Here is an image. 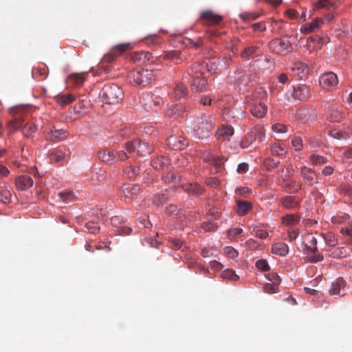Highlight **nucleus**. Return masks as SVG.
Returning a JSON list of instances; mask_svg holds the SVG:
<instances>
[{"label": "nucleus", "instance_id": "obj_60", "mask_svg": "<svg viewBox=\"0 0 352 352\" xmlns=\"http://www.w3.org/2000/svg\"><path fill=\"white\" fill-rule=\"evenodd\" d=\"M243 232L240 228H231L228 230V234L230 239H234Z\"/></svg>", "mask_w": 352, "mask_h": 352}, {"label": "nucleus", "instance_id": "obj_55", "mask_svg": "<svg viewBox=\"0 0 352 352\" xmlns=\"http://www.w3.org/2000/svg\"><path fill=\"white\" fill-rule=\"evenodd\" d=\"M324 239L325 242L330 246H335L337 245V240L335 239L332 233H327L324 234Z\"/></svg>", "mask_w": 352, "mask_h": 352}, {"label": "nucleus", "instance_id": "obj_44", "mask_svg": "<svg viewBox=\"0 0 352 352\" xmlns=\"http://www.w3.org/2000/svg\"><path fill=\"white\" fill-rule=\"evenodd\" d=\"M287 183L285 184V188L287 190H294V192H297L301 188V184L299 182H297L296 180H288L286 182Z\"/></svg>", "mask_w": 352, "mask_h": 352}, {"label": "nucleus", "instance_id": "obj_51", "mask_svg": "<svg viewBox=\"0 0 352 352\" xmlns=\"http://www.w3.org/2000/svg\"><path fill=\"white\" fill-rule=\"evenodd\" d=\"M11 192L10 190L4 189L0 191V201L4 204L10 203L11 200Z\"/></svg>", "mask_w": 352, "mask_h": 352}, {"label": "nucleus", "instance_id": "obj_30", "mask_svg": "<svg viewBox=\"0 0 352 352\" xmlns=\"http://www.w3.org/2000/svg\"><path fill=\"white\" fill-rule=\"evenodd\" d=\"M300 219V217L299 215L289 214L281 218V223L285 226H294L299 223Z\"/></svg>", "mask_w": 352, "mask_h": 352}, {"label": "nucleus", "instance_id": "obj_16", "mask_svg": "<svg viewBox=\"0 0 352 352\" xmlns=\"http://www.w3.org/2000/svg\"><path fill=\"white\" fill-rule=\"evenodd\" d=\"M34 181L31 177L25 175L18 176L15 179V185L17 190H26L33 186Z\"/></svg>", "mask_w": 352, "mask_h": 352}, {"label": "nucleus", "instance_id": "obj_57", "mask_svg": "<svg viewBox=\"0 0 352 352\" xmlns=\"http://www.w3.org/2000/svg\"><path fill=\"white\" fill-rule=\"evenodd\" d=\"M225 254L230 258H234L238 256V252L232 247H226L224 249Z\"/></svg>", "mask_w": 352, "mask_h": 352}, {"label": "nucleus", "instance_id": "obj_27", "mask_svg": "<svg viewBox=\"0 0 352 352\" xmlns=\"http://www.w3.org/2000/svg\"><path fill=\"white\" fill-rule=\"evenodd\" d=\"M87 76L86 72L72 74L68 77V82L75 86H80L85 80Z\"/></svg>", "mask_w": 352, "mask_h": 352}, {"label": "nucleus", "instance_id": "obj_32", "mask_svg": "<svg viewBox=\"0 0 352 352\" xmlns=\"http://www.w3.org/2000/svg\"><path fill=\"white\" fill-rule=\"evenodd\" d=\"M164 58L171 60L175 64H179L182 63L181 52L179 50H174L165 52Z\"/></svg>", "mask_w": 352, "mask_h": 352}, {"label": "nucleus", "instance_id": "obj_43", "mask_svg": "<svg viewBox=\"0 0 352 352\" xmlns=\"http://www.w3.org/2000/svg\"><path fill=\"white\" fill-rule=\"evenodd\" d=\"M36 130V126L34 124L31 122H26L22 128V132L24 135L28 137L34 133Z\"/></svg>", "mask_w": 352, "mask_h": 352}, {"label": "nucleus", "instance_id": "obj_52", "mask_svg": "<svg viewBox=\"0 0 352 352\" xmlns=\"http://www.w3.org/2000/svg\"><path fill=\"white\" fill-rule=\"evenodd\" d=\"M258 50V47L256 46H250L245 47L243 51L241 52V56L243 58H248L250 56L254 54Z\"/></svg>", "mask_w": 352, "mask_h": 352}, {"label": "nucleus", "instance_id": "obj_14", "mask_svg": "<svg viewBox=\"0 0 352 352\" xmlns=\"http://www.w3.org/2000/svg\"><path fill=\"white\" fill-rule=\"evenodd\" d=\"M300 175L305 182L308 185L312 186L318 183V175L311 168L305 166L300 168Z\"/></svg>", "mask_w": 352, "mask_h": 352}, {"label": "nucleus", "instance_id": "obj_7", "mask_svg": "<svg viewBox=\"0 0 352 352\" xmlns=\"http://www.w3.org/2000/svg\"><path fill=\"white\" fill-rule=\"evenodd\" d=\"M223 17L211 10H205L200 12L198 21L204 25H214L220 23Z\"/></svg>", "mask_w": 352, "mask_h": 352}, {"label": "nucleus", "instance_id": "obj_63", "mask_svg": "<svg viewBox=\"0 0 352 352\" xmlns=\"http://www.w3.org/2000/svg\"><path fill=\"white\" fill-rule=\"evenodd\" d=\"M188 164L187 158L184 156H181L177 159V162L175 164L177 168H184Z\"/></svg>", "mask_w": 352, "mask_h": 352}, {"label": "nucleus", "instance_id": "obj_56", "mask_svg": "<svg viewBox=\"0 0 352 352\" xmlns=\"http://www.w3.org/2000/svg\"><path fill=\"white\" fill-rule=\"evenodd\" d=\"M152 57V54L148 52H141L135 55L136 59L143 60L144 62L149 61Z\"/></svg>", "mask_w": 352, "mask_h": 352}, {"label": "nucleus", "instance_id": "obj_6", "mask_svg": "<svg viewBox=\"0 0 352 352\" xmlns=\"http://www.w3.org/2000/svg\"><path fill=\"white\" fill-rule=\"evenodd\" d=\"M270 48L277 54L287 55L292 52L293 47L288 39L276 38L271 41Z\"/></svg>", "mask_w": 352, "mask_h": 352}, {"label": "nucleus", "instance_id": "obj_29", "mask_svg": "<svg viewBox=\"0 0 352 352\" xmlns=\"http://www.w3.org/2000/svg\"><path fill=\"white\" fill-rule=\"evenodd\" d=\"M288 251V245L283 242L276 243L272 247V253L281 256H285Z\"/></svg>", "mask_w": 352, "mask_h": 352}, {"label": "nucleus", "instance_id": "obj_42", "mask_svg": "<svg viewBox=\"0 0 352 352\" xmlns=\"http://www.w3.org/2000/svg\"><path fill=\"white\" fill-rule=\"evenodd\" d=\"M48 72L45 67H37L32 70V76L38 80H43L47 76Z\"/></svg>", "mask_w": 352, "mask_h": 352}, {"label": "nucleus", "instance_id": "obj_38", "mask_svg": "<svg viewBox=\"0 0 352 352\" xmlns=\"http://www.w3.org/2000/svg\"><path fill=\"white\" fill-rule=\"evenodd\" d=\"M24 122V118H21V116H16L13 120L9 122L8 126L10 130L14 131L21 127L23 128Z\"/></svg>", "mask_w": 352, "mask_h": 352}, {"label": "nucleus", "instance_id": "obj_23", "mask_svg": "<svg viewBox=\"0 0 352 352\" xmlns=\"http://www.w3.org/2000/svg\"><path fill=\"white\" fill-rule=\"evenodd\" d=\"M188 93L187 87L182 82H177L173 88V96L175 99L179 100L185 98Z\"/></svg>", "mask_w": 352, "mask_h": 352}, {"label": "nucleus", "instance_id": "obj_53", "mask_svg": "<svg viewBox=\"0 0 352 352\" xmlns=\"http://www.w3.org/2000/svg\"><path fill=\"white\" fill-rule=\"evenodd\" d=\"M292 144L296 151H301L303 147L302 138L299 136H294L292 140Z\"/></svg>", "mask_w": 352, "mask_h": 352}, {"label": "nucleus", "instance_id": "obj_37", "mask_svg": "<svg viewBox=\"0 0 352 352\" xmlns=\"http://www.w3.org/2000/svg\"><path fill=\"white\" fill-rule=\"evenodd\" d=\"M75 98V96L72 94H67L57 96L56 101L60 105L65 106L72 103L73 101H74Z\"/></svg>", "mask_w": 352, "mask_h": 352}, {"label": "nucleus", "instance_id": "obj_26", "mask_svg": "<svg viewBox=\"0 0 352 352\" xmlns=\"http://www.w3.org/2000/svg\"><path fill=\"white\" fill-rule=\"evenodd\" d=\"M184 113L185 109L182 104L170 105L166 111V115L172 118L183 116Z\"/></svg>", "mask_w": 352, "mask_h": 352}, {"label": "nucleus", "instance_id": "obj_9", "mask_svg": "<svg viewBox=\"0 0 352 352\" xmlns=\"http://www.w3.org/2000/svg\"><path fill=\"white\" fill-rule=\"evenodd\" d=\"M333 16L329 14L324 16L323 18H316L310 23L302 25L300 28V32L302 34H309L320 27V24L328 23L333 20Z\"/></svg>", "mask_w": 352, "mask_h": 352}, {"label": "nucleus", "instance_id": "obj_10", "mask_svg": "<svg viewBox=\"0 0 352 352\" xmlns=\"http://www.w3.org/2000/svg\"><path fill=\"white\" fill-rule=\"evenodd\" d=\"M337 75L331 72H326L322 74L319 78V84L323 89H329L336 86L338 84Z\"/></svg>", "mask_w": 352, "mask_h": 352}, {"label": "nucleus", "instance_id": "obj_22", "mask_svg": "<svg viewBox=\"0 0 352 352\" xmlns=\"http://www.w3.org/2000/svg\"><path fill=\"white\" fill-rule=\"evenodd\" d=\"M98 157L102 162L113 164L116 158V153L110 149H103L98 152Z\"/></svg>", "mask_w": 352, "mask_h": 352}, {"label": "nucleus", "instance_id": "obj_64", "mask_svg": "<svg viewBox=\"0 0 352 352\" xmlns=\"http://www.w3.org/2000/svg\"><path fill=\"white\" fill-rule=\"evenodd\" d=\"M166 212L168 215H176L179 212V209L176 205L171 204L167 207Z\"/></svg>", "mask_w": 352, "mask_h": 352}, {"label": "nucleus", "instance_id": "obj_39", "mask_svg": "<svg viewBox=\"0 0 352 352\" xmlns=\"http://www.w3.org/2000/svg\"><path fill=\"white\" fill-rule=\"evenodd\" d=\"M140 168L134 166H129L124 170V175L129 179H134L140 174Z\"/></svg>", "mask_w": 352, "mask_h": 352}, {"label": "nucleus", "instance_id": "obj_48", "mask_svg": "<svg viewBox=\"0 0 352 352\" xmlns=\"http://www.w3.org/2000/svg\"><path fill=\"white\" fill-rule=\"evenodd\" d=\"M278 285L277 284H272V283H266L263 287V292L267 294H275L278 292Z\"/></svg>", "mask_w": 352, "mask_h": 352}, {"label": "nucleus", "instance_id": "obj_34", "mask_svg": "<svg viewBox=\"0 0 352 352\" xmlns=\"http://www.w3.org/2000/svg\"><path fill=\"white\" fill-rule=\"evenodd\" d=\"M184 191L194 195H201L204 192L203 187L197 183H190L182 186Z\"/></svg>", "mask_w": 352, "mask_h": 352}, {"label": "nucleus", "instance_id": "obj_25", "mask_svg": "<svg viewBox=\"0 0 352 352\" xmlns=\"http://www.w3.org/2000/svg\"><path fill=\"white\" fill-rule=\"evenodd\" d=\"M234 134V129L231 126H223L216 133L217 138L219 140L223 141L229 139Z\"/></svg>", "mask_w": 352, "mask_h": 352}, {"label": "nucleus", "instance_id": "obj_46", "mask_svg": "<svg viewBox=\"0 0 352 352\" xmlns=\"http://www.w3.org/2000/svg\"><path fill=\"white\" fill-rule=\"evenodd\" d=\"M252 232L256 237L261 239H266L268 236V232L261 226L254 227Z\"/></svg>", "mask_w": 352, "mask_h": 352}, {"label": "nucleus", "instance_id": "obj_3", "mask_svg": "<svg viewBox=\"0 0 352 352\" xmlns=\"http://www.w3.org/2000/svg\"><path fill=\"white\" fill-rule=\"evenodd\" d=\"M100 98L105 103L116 104L122 98V91L117 85H106L100 90Z\"/></svg>", "mask_w": 352, "mask_h": 352}, {"label": "nucleus", "instance_id": "obj_41", "mask_svg": "<svg viewBox=\"0 0 352 352\" xmlns=\"http://www.w3.org/2000/svg\"><path fill=\"white\" fill-rule=\"evenodd\" d=\"M307 241L309 243L308 245H305L307 250H309L311 252L315 254L318 251L316 238L312 236V234H308L307 236Z\"/></svg>", "mask_w": 352, "mask_h": 352}, {"label": "nucleus", "instance_id": "obj_21", "mask_svg": "<svg viewBox=\"0 0 352 352\" xmlns=\"http://www.w3.org/2000/svg\"><path fill=\"white\" fill-rule=\"evenodd\" d=\"M280 205L287 210H294L299 206L298 200L293 196L286 195L280 199Z\"/></svg>", "mask_w": 352, "mask_h": 352}, {"label": "nucleus", "instance_id": "obj_47", "mask_svg": "<svg viewBox=\"0 0 352 352\" xmlns=\"http://www.w3.org/2000/svg\"><path fill=\"white\" fill-rule=\"evenodd\" d=\"M60 197L65 202H69L75 199V195L74 192L70 190H66L59 192Z\"/></svg>", "mask_w": 352, "mask_h": 352}, {"label": "nucleus", "instance_id": "obj_58", "mask_svg": "<svg viewBox=\"0 0 352 352\" xmlns=\"http://www.w3.org/2000/svg\"><path fill=\"white\" fill-rule=\"evenodd\" d=\"M223 164V160L221 158L217 157V155L214 156V161H211V162L210 163V165H212L215 167V170L217 172L221 169Z\"/></svg>", "mask_w": 352, "mask_h": 352}, {"label": "nucleus", "instance_id": "obj_35", "mask_svg": "<svg viewBox=\"0 0 352 352\" xmlns=\"http://www.w3.org/2000/svg\"><path fill=\"white\" fill-rule=\"evenodd\" d=\"M346 282L343 278H338L332 283L329 293L332 295L340 294L341 289L344 288Z\"/></svg>", "mask_w": 352, "mask_h": 352}, {"label": "nucleus", "instance_id": "obj_2", "mask_svg": "<svg viewBox=\"0 0 352 352\" xmlns=\"http://www.w3.org/2000/svg\"><path fill=\"white\" fill-rule=\"evenodd\" d=\"M127 77L130 83L145 87L154 80L155 75L152 70L142 69L131 71Z\"/></svg>", "mask_w": 352, "mask_h": 352}, {"label": "nucleus", "instance_id": "obj_31", "mask_svg": "<svg viewBox=\"0 0 352 352\" xmlns=\"http://www.w3.org/2000/svg\"><path fill=\"white\" fill-rule=\"evenodd\" d=\"M339 3L336 1L331 2L329 0H320L314 3V8L316 9H327L331 8L336 9L338 7Z\"/></svg>", "mask_w": 352, "mask_h": 352}, {"label": "nucleus", "instance_id": "obj_36", "mask_svg": "<svg viewBox=\"0 0 352 352\" xmlns=\"http://www.w3.org/2000/svg\"><path fill=\"white\" fill-rule=\"evenodd\" d=\"M294 173V169L292 166H287L278 171L279 179L283 182H287Z\"/></svg>", "mask_w": 352, "mask_h": 352}, {"label": "nucleus", "instance_id": "obj_19", "mask_svg": "<svg viewBox=\"0 0 352 352\" xmlns=\"http://www.w3.org/2000/svg\"><path fill=\"white\" fill-rule=\"evenodd\" d=\"M205 71L210 72L208 64L204 62L194 63L190 69L188 71V74L190 76H203Z\"/></svg>", "mask_w": 352, "mask_h": 352}, {"label": "nucleus", "instance_id": "obj_4", "mask_svg": "<svg viewBox=\"0 0 352 352\" xmlns=\"http://www.w3.org/2000/svg\"><path fill=\"white\" fill-rule=\"evenodd\" d=\"M126 150L129 153L137 151V153L140 156H146L152 153L153 148L146 142L140 140H135L133 142H128L125 145Z\"/></svg>", "mask_w": 352, "mask_h": 352}, {"label": "nucleus", "instance_id": "obj_40", "mask_svg": "<svg viewBox=\"0 0 352 352\" xmlns=\"http://www.w3.org/2000/svg\"><path fill=\"white\" fill-rule=\"evenodd\" d=\"M221 277L231 281H237L239 279V276L235 274V272L230 269L223 270L221 274Z\"/></svg>", "mask_w": 352, "mask_h": 352}, {"label": "nucleus", "instance_id": "obj_18", "mask_svg": "<svg viewBox=\"0 0 352 352\" xmlns=\"http://www.w3.org/2000/svg\"><path fill=\"white\" fill-rule=\"evenodd\" d=\"M250 111L254 117L263 118L267 112V107L263 102H255L251 105Z\"/></svg>", "mask_w": 352, "mask_h": 352}, {"label": "nucleus", "instance_id": "obj_28", "mask_svg": "<svg viewBox=\"0 0 352 352\" xmlns=\"http://www.w3.org/2000/svg\"><path fill=\"white\" fill-rule=\"evenodd\" d=\"M344 118V114L338 108L331 107L327 114V119L332 122H339Z\"/></svg>", "mask_w": 352, "mask_h": 352}, {"label": "nucleus", "instance_id": "obj_45", "mask_svg": "<svg viewBox=\"0 0 352 352\" xmlns=\"http://www.w3.org/2000/svg\"><path fill=\"white\" fill-rule=\"evenodd\" d=\"M65 158V153L61 150H55L50 154V160L56 162H59Z\"/></svg>", "mask_w": 352, "mask_h": 352}, {"label": "nucleus", "instance_id": "obj_15", "mask_svg": "<svg viewBox=\"0 0 352 352\" xmlns=\"http://www.w3.org/2000/svg\"><path fill=\"white\" fill-rule=\"evenodd\" d=\"M310 88L305 85H298L294 87L292 96L295 100H303L310 96Z\"/></svg>", "mask_w": 352, "mask_h": 352}, {"label": "nucleus", "instance_id": "obj_12", "mask_svg": "<svg viewBox=\"0 0 352 352\" xmlns=\"http://www.w3.org/2000/svg\"><path fill=\"white\" fill-rule=\"evenodd\" d=\"M69 133L65 129H57L55 127L50 129V131L46 134V139L53 142H60L65 140L67 138Z\"/></svg>", "mask_w": 352, "mask_h": 352}, {"label": "nucleus", "instance_id": "obj_11", "mask_svg": "<svg viewBox=\"0 0 352 352\" xmlns=\"http://www.w3.org/2000/svg\"><path fill=\"white\" fill-rule=\"evenodd\" d=\"M167 144L173 150H182L188 146V141L182 136L171 135L167 139Z\"/></svg>", "mask_w": 352, "mask_h": 352}, {"label": "nucleus", "instance_id": "obj_59", "mask_svg": "<svg viewBox=\"0 0 352 352\" xmlns=\"http://www.w3.org/2000/svg\"><path fill=\"white\" fill-rule=\"evenodd\" d=\"M340 232L343 235H346L349 237V242L352 244V223L349 227L342 228Z\"/></svg>", "mask_w": 352, "mask_h": 352}, {"label": "nucleus", "instance_id": "obj_49", "mask_svg": "<svg viewBox=\"0 0 352 352\" xmlns=\"http://www.w3.org/2000/svg\"><path fill=\"white\" fill-rule=\"evenodd\" d=\"M349 219L347 214H337L331 217V222L333 224H340L346 221Z\"/></svg>", "mask_w": 352, "mask_h": 352}, {"label": "nucleus", "instance_id": "obj_54", "mask_svg": "<svg viewBox=\"0 0 352 352\" xmlns=\"http://www.w3.org/2000/svg\"><path fill=\"white\" fill-rule=\"evenodd\" d=\"M255 265L258 270H262L264 272L268 271L270 269L269 264H268L267 260H265V259L258 260L256 262Z\"/></svg>", "mask_w": 352, "mask_h": 352}, {"label": "nucleus", "instance_id": "obj_50", "mask_svg": "<svg viewBox=\"0 0 352 352\" xmlns=\"http://www.w3.org/2000/svg\"><path fill=\"white\" fill-rule=\"evenodd\" d=\"M310 160L314 165H322L327 162V160L324 157L318 155H311Z\"/></svg>", "mask_w": 352, "mask_h": 352}, {"label": "nucleus", "instance_id": "obj_13", "mask_svg": "<svg viewBox=\"0 0 352 352\" xmlns=\"http://www.w3.org/2000/svg\"><path fill=\"white\" fill-rule=\"evenodd\" d=\"M141 188L138 184H126L122 188V192L125 197L137 199L140 194Z\"/></svg>", "mask_w": 352, "mask_h": 352}, {"label": "nucleus", "instance_id": "obj_62", "mask_svg": "<svg viewBox=\"0 0 352 352\" xmlns=\"http://www.w3.org/2000/svg\"><path fill=\"white\" fill-rule=\"evenodd\" d=\"M266 278L271 282L270 283L279 285L280 283V278L276 273H270L266 275Z\"/></svg>", "mask_w": 352, "mask_h": 352}, {"label": "nucleus", "instance_id": "obj_61", "mask_svg": "<svg viewBox=\"0 0 352 352\" xmlns=\"http://www.w3.org/2000/svg\"><path fill=\"white\" fill-rule=\"evenodd\" d=\"M201 227L204 230L208 232L215 231L217 228V223H213L211 222H204Z\"/></svg>", "mask_w": 352, "mask_h": 352}, {"label": "nucleus", "instance_id": "obj_24", "mask_svg": "<svg viewBox=\"0 0 352 352\" xmlns=\"http://www.w3.org/2000/svg\"><path fill=\"white\" fill-rule=\"evenodd\" d=\"M236 211L241 216L246 214L252 208V203L247 201L238 199L236 201Z\"/></svg>", "mask_w": 352, "mask_h": 352}, {"label": "nucleus", "instance_id": "obj_17", "mask_svg": "<svg viewBox=\"0 0 352 352\" xmlns=\"http://www.w3.org/2000/svg\"><path fill=\"white\" fill-rule=\"evenodd\" d=\"M192 82L191 83V88L198 92H202L207 90L208 81L203 76H191Z\"/></svg>", "mask_w": 352, "mask_h": 352}, {"label": "nucleus", "instance_id": "obj_33", "mask_svg": "<svg viewBox=\"0 0 352 352\" xmlns=\"http://www.w3.org/2000/svg\"><path fill=\"white\" fill-rule=\"evenodd\" d=\"M170 164V160L166 157H158L151 162L152 166L155 169L164 168Z\"/></svg>", "mask_w": 352, "mask_h": 352}, {"label": "nucleus", "instance_id": "obj_1", "mask_svg": "<svg viewBox=\"0 0 352 352\" xmlns=\"http://www.w3.org/2000/svg\"><path fill=\"white\" fill-rule=\"evenodd\" d=\"M214 122L210 116H202L197 118L192 123L195 135L199 139L208 138L213 129Z\"/></svg>", "mask_w": 352, "mask_h": 352}, {"label": "nucleus", "instance_id": "obj_8", "mask_svg": "<svg viewBox=\"0 0 352 352\" xmlns=\"http://www.w3.org/2000/svg\"><path fill=\"white\" fill-rule=\"evenodd\" d=\"M131 44L129 43H120L117 45L113 47L109 53L105 54L102 60V63H110L116 60V58L121 55L123 52H126L128 49H129Z\"/></svg>", "mask_w": 352, "mask_h": 352}, {"label": "nucleus", "instance_id": "obj_20", "mask_svg": "<svg viewBox=\"0 0 352 352\" xmlns=\"http://www.w3.org/2000/svg\"><path fill=\"white\" fill-rule=\"evenodd\" d=\"M290 69L296 76H299L300 78H304L309 73V67L307 65L300 61L293 63Z\"/></svg>", "mask_w": 352, "mask_h": 352}, {"label": "nucleus", "instance_id": "obj_5", "mask_svg": "<svg viewBox=\"0 0 352 352\" xmlns=\"http://www.w3.org/2000/svg\"><path fill=\"white\" fill-rule=\"evenodd\" d=\"M264 135L265 132L263 127L260 124H257L244 136L240 145L243 148H248L256 140L261 139Z\"/></svg>", "mask_w": 352, "mask_h": 352}]
</instances>
